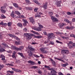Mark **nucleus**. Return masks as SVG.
<instances>
[{"mask_svg":"<svg viewBox=\"0 0 75 75\" xmlns=\"http://www.w3.org/2000/svg\"><path fill=\"white\" fill-rule=\"evenodd\" d=\"M34 35L33 34L25 33L24 34V36L25 37H26L27 39L30 40L32 38L31 36H33Z\"/></svg>","mask_w":75,"mask_h":75,"instance_id":"nucleus-1","label":"nucleus"},{"mask_svg":"<svg viewBox=\"0 0 75 75\" xmlns=\"http://www.w3.org/2000/svg\"><path fill=\"white\" fill-rule=\"evenodd\" d=\"M47 47H44L43 48H41L40 50L41 51L42 53H44V54H47V52H48V51L46 50H44L45 49L47 50Z\"/></svg>","mask_w":75,"mask_h":75,"instance_id":"nucleus-2","label":"nucleus"},{"mask_svg":"<svg viewBox=\"0 0 75 75\" xmlns=\"http://www.w3.org/2000/svg\"><path fill=\"white\" fill-rule=\"evenodd\" d=\"M61 53L62 55H65L69 53V51L68 50H62L61 51Z\"/></svg>","mask_w":75,"mask_h":75,"instance_id":"nucleus-3","label":"nucleus"},{"mask_svg":"<svg viewBox=\"0 0 75 75\" xmlns=\"http://www.w3.org/2000/svg\"><path fill=\"white\" fill-rule=\"evenodd\" d=\"M54 35V33H49L48 34H47V36L48 37V40H50V39L52 37L53 35ZM49 38H50L49 39Z\"/></svg>","mask_w":75,"mask_h":75,"instance_id":"nucleus-4","label":"nucleus"},{"mask_svg":"<svg viewBox=\"0 0 75 75\" xmlns=\"http://www.w3.org/2000/svg\"><path fill=\"white\" fill-rule=\"evenodd\" d=\"M65 28L66 29H68V30H74L75 28V27L71 26L69 27V26H67L65 27Z\"/></svg>","mask_w":75,"mask_h":75,"instance_id":"nucleus-5","label":"nucleus"},{"mask_svg":"<svg viewBox=\"0 0 75 75\" xmlns=\"http://www.w3.org/2000/svg\"><path fill=\"white\" fill-rule=\"evenodd\" d=\"M49 59H50V61H51L52 65H53V67H56V63L54 61V60L51 58H49Z\"/></svg>","mask_w":75,"mask_h":75,"instance_id":"nucleus-6","label":"nucleus"},{"mask_svg":"<svg viewBox=\"0 0 75 75\" xmlns=\"http://www.w3.org/2000/svg\"><path fill=\"white\" fill-rule=\"evenodd\" d=\"M29 20H30L31 23H32V24H35V21L34 19H33V17H31L29 18Z\"/></svg>","mask_w":75,"mask_h":75,"instance_id":"nucleus-7","label":"nucleus"},{"mask_svg":"<svg viewBox=\"0 0 75 75\" xmlns=\"http://www.w3.org/2000/svg\"><path fill=\"white\" fill-rule=\"evenodd\" d=\"M51 19L53 21H58V19L57 18H55V16H51Z\"/></svg>","mask_w":75,"mask_h":75,"instance_id":"nucleus-8","label":"nucleus"},{"mask_svg":"<svg viewBox=\"0 0 75 75\" xmlns=\"http://www.w3.org/2000/svg\"><path fill=\"white\" fill-rule=\"evenodd\" d=\"M28 55L29 57H32V55H33V52L31 50H29L28 51Z\"/></svg>","mask_w":75,"mask_h":75,"instance_id":"nucleus-9","label":"nucleus"},{"mask_svg":"<svg viewBox=\"0 0 75 75\" xmlns=\"http://www.w3.org/2000/svg\"><path fill=\"white\" fill-rule=\"evenodd\" d=\"M61 3H62V1H59L57 2V7H61Z\"/></svg>","mask_w":75,"mask_h":75,"instance_id":"nucleus-10","label":"nucleus"},{"mask_svg":"<svg viewBox=\"0 0 75 75\" xmlns=\"http://www.w3.org/2000/svg\"><path fill=\"white\" fill-rule=\"evenodd\" d=\"M28 48H29L30 50H31V51H32L34 52L35 51V49L33 48V47H32V46H28Z\"/></svg>","mask_w":75,"mask_h":75,"instance_id":"nucleus-11","label":"nucleus"},{"mask_svg":"<svg viewBox=\"0 0 75 75\" xmlns=\"http://www.w3.org/2000/svg\"><path fill=\"white\" fill-rule=\"evenodd\" d=\"M64 21L65 22H66L67 23L69 24L70 23V24H72V22H70L69 20H67V18H65L64 19Z\"/></svg>","mask_w":75,"mask_h":75,"instance_id":"nucleus-12","label":"nucleus"},{"mask_svg":"<svg viewBox=\"0 0 75 75\" xmlns=\"http://www.w3.org/2000/svg\"><path fill=\"white\" fill-rule=\"evenodd\" d=\"M54 59H57V60H59V61H61V62H64V63H65V61L64 60H63L61 59H59V58H57L56 57H54Z\"/></svg>","mask_w":75,"mask_h":75,"instance_id":"nucleus-13","label":"nucleus"},{"mask_svg":"<svg viewBox=\"0 0 75 75\" xmlns=\"http://www.w3.org/2000/svg\"><path fill=\"white\" fill-rule=\"evenodd\" d=\"M23 21L24 22V23H23V25H26L27 24H27V23H28L27 21L25 19H23Z\"/></svg>","mask_w":75,"mask_h":75,"instance_id":"nucleus-14","label":"nucleus"},{"mask_svg":"<svg viewBox=\"0 0 75 75\" xmlns=\"http://www.w3.org/2000/svg\"><path fill=\"white\" fill-rule=\"evenodd\" d=\"M28 63H30V64H31V65H33L34 64H35V62L31 60H29V61H28Z\"/></svg>","mask_w":75,"mask_h":75,"instance_id":"nucleus-15","label":"nucleus"},{"mask_svg":"<svg viewBox=\"0 0 75 75\" xmlns=\"http://www.w3.org/2000/svg\"><path fill=\"white\" fill-rule=\"evenodd\" d=\"M43 7L45 9L47 8V3H45L43 4Z\"/></svg>","mask_w":75,"mask_h":75,"instance_id":"nucleus-16","label":"nucleus"},{"mask_svg":"<svg viewBox=\"0 0 75 75\" xmlns=\"http://www.w3.org/2000/svg\"><path fill=\"white\" fill-rule=\"evenodd\" d=\"M2 45L4 48H6V47H8V45H7L4 42L2 44Z\"/></svg>","mask_w":75,"mask_h":75,"instance_id":"nucleus-17","label":"nucleus"},{"mask_svg":"<svg viewBox=\"0 0 75 75\" xmlns=\"http://www.w3.org/2000/svg\"><path fill=\"white\" fill-rule=\"evenodd\" d=\"M6 51V50L2 47L1 48H0V52H3Z\"/></svg>","mask_w":75,"mask_h":75,"instance_id":"nucleus-18","label":"nucleus"},{"mask_svg":"<svg viewBox=\"0 0 75 75\" xmlns=\"http://www.w3.org/2000/svg\"><path fill=\"white\" fill-rule=\"evenodd\" d=\"M65 25V23H60L59 24V26L60 28H61V27H62L64 26V25Z\"/></svg>","mask_w":75,"mask_h":75,"instance_id":"nucleus-19","label":"nucleus"},{"mask_svg":"<svg viewBox=\"0 0 75 75\" xmlns=\"http://www.w3.org/2000/svg\"><path fill=\"white\" fill-rule=\"evenodd\" d=\"M11 16L12 17H13H13H16V15H14V13H13V11H12L11 14Z\"/></svg>","mask_w":75,"mask_h":75,"instance_id":"nucleus-20","label":"nucleus"},{"mask_svg":"<svg viewBox=\"0 0 75 75\" xmlns=\"http://www.w3.org/2000/svg\"><path fill=\"white\" fill-rule=\"evenodd\" d=\"M72 44H73V42L71 41H70L69 42L67 43V45H72Z\"/></svg>","mask_w":75,"mask_h":75,"instance_id":"nucleus-21","label":"nucleus"},{"mask_svg":"<svg viewBox=\"0 0 75 75\" xmlns=\"http://www.w3.org/2000/svg\"><path fill=\"white\" fill-rule=\"evenodd\" d=\"M42 30V29L40 28L39 27L36 28V31H41Z\"/></svg>","mask_w":75,"mask_h":75,"instance_id":"nucleus-22","label":"nucleus"},{"mask_svg":"<svg viewBox=\"0 0 75 75\" xmlns=\"http://www.w3.org/2000/svg\"><path fill=\"white\" fill-rule=\"evenodd\" d=\"M6 65H7L8 67H10V66H11V67H13V66H14L12 64H10L9 63L7 64Z\"/></svg>","mask_w":75,"mask_h":75,"instance_id":"nucleus-23","label":"nucleus"},{"mask_svg":"<svg viewBox=\"0 0 75 75\" xmlns=\"http://www.w3.org/2000/svg\"><path fill=\"white\" fill-rule=\"evenodd\" d=\"M68 65V63H66L65 64H62V67H65L66 66H67Z\"/></svg>","mask_w":75,"mask_h":75,"instance_id":"nucleus-24","label":"nucleus"},{"mask_svg":"<svg viewBox=\"0 0 75 75\" xmlns=\"http://www.w3.org/2000/svg\"><path fill=\"white\" fill-rule=\"evenodd\" d=\"M34 38H42V36H35Z\"/></svg>","mask_w":75,"mask_h":75,"instance_id":"nucleus-25","label":"nucleus"},{"mask_svg":"<svg viewBox=\"0 0 75 75\" xmlns=\"http://www.w3.org/2000/svg\"><path fill=\"white\" fill-rule=\"evenodd\" d=\"M1 58L2 60L5 59V56H4V55H3V54L1 55Z\"/></svg>","mask_w":75,"mask_h":75,"instance_id":"nucleus-26","label":"nucleus"},{"mask_svg":"<svg viewBox=\"0 0 75 75\" xmlns=\"http://www.w3.org/2000/svg\"><path fill=\"white\" fill-rule=\"evenodd\" d=\"M13 5L15 7H17V8L18 7V5H17V4H16V3H13Z\"/></svg>","mask_w":75,"mask_h":75,"instance_id":"nucleus-27","label":"nucleus"},{"mask_svg":"<svg viewBox=\"0 0 75 75\" xmlns=\"http://www.w3.org/2000/svg\"><path fill=\"white\" fill-rule=\"evenodd\" d=\"M0 10L1 11V12H2V13H5L6 12V11L2 9H1Z\"/></svg>","mask_w":75,"mask_h":75,"instance_id":"nucleus-28","label":"nucleus"},{"mask_svg":"<svg viewBox=\"0 0 75 75\" xmlns=\"http://www.w3.org/2000/svg\"><path fill=\"white\" fill-rule=\"evenodd\" d=\"M19 54L21 56V57H23V58H25L24 56L23 55V53H19Z\"/></svg>","mask_w":75,"mask_h":75,"instance_id":"nucleus-29","label":"nucleus"},{"mask_svg":"<svg viewBox=\"0 0 75 75\" xmlns=\"http://www.w3.org/2000/svg\"><path fill=\"white\" fill-rule=\"evenodd\" d=\"M49 14L50 16H52L54 14V12H50L49 13Z\"/></svg>","mask_w":75,"mask_h":75,"instance_id":"nucleus-30","label":"nucleus"},{"mask_svg":"<svg viewBox=\"0 0 75 75\" xmlns=\"http://www.w3.org/2000/svg\"><path fill=\"white\" fill-rule=\"evenodd\" d=\"M71 55L72 57H75V52H73V53L71 54Z\"/></svg>","mask_w":75,"mask_h":75,"instance_id":"nucleus-31","label":"nucleus"},{"mask_svg":"<svg viewBox=\"0 0 75 75\" xmlns=\"http://www.w3.org/2000/svg\"><path fill=\"white\" fill-rule=\"evenodd\" d=\"M7 72L10 73V74H13L14 73V71H10V70H8L7 71Z\"/></svg>","mask_w":75,"mask_h":75,"instance_id":"nucleus-32","label":"nucleus"},{"mask_svg":"<svg viewBox=\"0 0 75 75\" xmlns=\"http://www.w3.org/2000/svg\"><path fill=\"white\" fill-rule=\"evenodd\" d=\"M14 50L16 51H18L19 50V48L15 47V48L14 49Z\"/></svg>","mask_w":75,"mask_h":75,"instance_id":"nucleus-33","label":"nucleus"},{"mask_svg":"<svg viewBox=\"0 0 75 75\" xmlns=\"http://www.w3.org/2000/svg\"><path fill=\"white\" fill-rule=\"evenodd\" d=\"M33 1L34 3H36V4H39L38 2V1L36 0H33Z\"/></svg>","mask_w":75,"mask_h":75,"instance_id":"nucleus-34","label":"nucleus"},{"mask_svg":"<svg viewBox=\"0 0 75 75\" xmlns=\"http://www.w3.org/2000/svg\"><path fill=\"white\" fill-rule=\"evenodd\" d=\"M34 56L35 57H36V58H40V56H38V55H35V54H33V56Z\"/></svg>","mask_w":75,"mask_h":75,"instance_id":"nucleus-35","label":"nucleus"},{"mask_svg":"<svg viewBox=\"0 0 75 75\" xmlns=\"http://www.w3.org/2000/svg\"><path fill=\"white\" fill-rule=\"evenodd\" d=\"M51 70H52V71H51V72L52 73H53V72H54V71H55V70H54V69H55L54 68H52L51 69Z\"/></svg>","mask_w":75,"mask_h":75,"instance_id":"nucleus-36","label":"nucleus"},{"mask_svg":"<svg viewBox=\"0 0 75 75\" xmlns=\"http://www.w3.org/2000/svg\"><path fill=\"white\" fill-rule=\"evenodd\" d=\"M69 47V49H71L73 48V46L71 45H68Z\"/></svg>","mask_w":75,"mask_h":75,"instance_id":"nucleus-37","label":"nucleus"},{"mask_svg":"<svg viewBox=\"0 0 75 75\" xmlns=\"http://www.w3.org/2000/svg\"><path fill=\"white\" fill-rule=\"evenodd\" d=\"M8 35L10 36L12 38H13L14 36V35H13L11 34H9Z\"/></svg>","mask_w":75,"mask_h":75,"instance_id":"nucleus-38","label":"nucleus"},{"mask_svg":"<svg viewBox=\"0 0 75 75\" xmlns=\"http://www.w3.org/2000/svg\"><path fill=\"white\" fill-rule=\"evenodd\" d=\"M15 14H17V15H19V12L18 11H16L15 12Z\"/></svg>","mask_w":75,"mask_h":75,"instance_id":"nucleus-39","label":"nucleus"},{"mask_svg":"<svg viewBox=\"0 0 75 75\" xmlns=\"http://www.w3.org/2000/svg\"><path fill=\"white\" fill-rule=\"evenodd\" d=\"M19 26L20 28H22L23 27V25H22V24L21 23H19Z\"/></svg>","mask_w":75,"mask_h":75,"instance_id":"nucleus-40","label":"nucleus"},{"mask_svg":"<svg viewBox=\"0 0 75 75\" xmlns=\"http://www.w3.org/2000/svg\"><path fill=\"white\" fill-rule=\"evenodd\" d=\"M15 47H16V46H13V45L11 46V49H12L13 50H14V48H15Z\"/></svg>","mask_w":75,"mask_h":75,"instance_id":"nucleus-41","label":"nucleus"},{"mask_svg":"<svg viewBox=\"0 0 75 75\" xmlns=\"http://www.w3.org/2000/svg\"><path fill=\"white\" fill-rule=\"evenodd\" d=\"M24 48V47L23 46H22L20 47V48L19 49V50L20 51H21L22 50H23Z\"/></svg>","mask_w":75,"mask_h":75,"instance_id":"nucleus-42","label":"nucleus"},{"mask_svg":"<svg viewBox=\"0 0 75 75\" xmlns=\"http://www.w3.org/2000/svg\"><path fill=\"white\" fill-rule=\"evenodd\" d=\"M32 29L34 30H37V28L36 27L33 26L32 27Z\"/></svg>","mask_w":75,"mask_h":75,"instance_id":"nucleus-43","label":"nucleus"},{"mask_svg":"<svg viewBox=\"0 0 75 75\" xmlns=\"http://www.w3.org/2000/svg\"><path fill=\"white\" fill-rule=\"evenodd\" d=\"M15 44L16 45H19V42L15 41Z\"/></svg>","mask_w":75,"mask_h":75,"instance_id":"nucleus-44","label":"nucleus"},{"mask_svg":"<svg viewBox=\"0 0 75 75\" xmlns=\"http://www.w3.org/2000/svg\"><path fill=\"white\" fill-rule=\"evenodd\" d=\"M32 68H34V69H36L38 68V67L36 66H33L32 67Z\"/></svg>","mask_w":75,"mask_h":75,"instance_id":"nucleus-45","label":"nucleus"},{"mask_svg":"<svg viewBox=\"0 0 75 75\" xmlns=\"http://www.w3.org/2000/svg\"><path fill=\"white\" fill-rule=\"evenodd\" d=\"M38 10V8H36L34 9V11L35 12H37V10Z\"/></svg>","mask_w":75,"mask_h":75,"instance_id":"nucleus-46","label":"nucleus"},{"mask_svg":"<svg viewBox=\"0 0 75 75\" xmlns=\"http://www.w3.org/2000/svg\"><path fill=\"white\" fill-rule=\"evenodd\" d=\"M1 16L4 18H6V16H5L4 15V14H3L1 15Z\"/></svg>","mask_w":75,"mask_h":75,"instance_id":"nucleus-47","label":"nucleus"},{"mask_svg":"<svg viewBox=\"0 0 75 75\" xmlns=\"http://www.w3.org/2000/svg\"><path fill=\"white\" fill-rule=\"evenodd\" d=\"M61 38H63L64 39H67V38H68V37H65L64 36H61Z\"/></svg>","mask_w":75,"mask_h":75,"instance_id":"nucleus-48","label":"nucleus"},{"mask_svg":"<svg viewBox=\"0 0 75 75\" xmlns=\"http://www.w3.org/2000/svg\"><path fill=\"white\" fill-rule=\"evenodd\" d=\"M50 44H51V45H54V42L52 41H50Z\"/></svg>","mask_w":75,"mask_h":75,"instance_id":"nucleus-49","label":"nucleus"},{"mask_svg":"<svg viewBox=\"0 0 75 75\" xmlns=\"http://www.w3.org/2000/svg\"><path fill=\"white\" fill-rule=\"evenodd\" d=\"M7 24L6 23H3V25H2V26H3V27H6V25H7Z\"/></svg>","mask_w":75,"mask_h":75,"instance_id":"nucleus-50","label":"nucleus"},{"mask_svg":"<svg viewBox=\"0 0 75 75\" xmlns=\"http://www.w3.org/2000/svg\"><path fill=\"white\" fill-rule=\"evenodd\" d=\"M11 22H9L8 23V25L10 27V26H11Z\"/></svg>","mask_w":75,"mask_h":75,"instance_id":"nucleus-51","label":"nucleus"},{"mask_svg":"<svg viewBox=\"0 0 75 75\" xmlns=\"http://www.w3.org/2000/svg\"><path fill=\"white\" fill-rule=\"evenodd\" d=\"M39 27L40 28H43V26H42V25H39Z\"/></svg>","mask_w":75,"mask_h":75,"instance_id":"nucleus-52","label":"nucleus"},{"mask_svg":"<svg viewBox=\"0 0 75 75\" xmlns=\"http://www.w3.org/2000/svg\"><path fill=\"white\" fill-rule=\"evenodd\" d=\"M58 74L59 75H64V74H63L61 72H59L58 73Z\"/></svg>","mask_w":75,"mask_h":75,"instance_id":"nucleus-53","label":"nucleus"},{"mask_svg":"<svg viewBox=\"0 0 75 75\" xmlns=\"http://www.w3.org/2000/svg\"><path fill=\"white\" fill-rule=\"evenodd\" d=\"M67 14L68 15H71V13L69 12H67Z\"/></svg>","mask_w":75,"mask_h":75,"instance_id":"nucleus-54","label":"nucleus"},{"mask_svg":"<svg viewBox=\"0 0 75 75\" xmlns=\"http://www.w3.org/2000/svg\"><path fill=\"white\" fill-rule=\"evenodd\" d=\"M13 38H14L16 39V40H18V38L17 37L15 36V35H14V37H13Z\"/></svg>","mask_w":75,"mask_h":75,"instance_id":"nucleus-55","label":"nucleus"},{"mask_svg":"<svg viewBox=\"0 0 75 75\" xmlns=\"http://www.w3.org/2000/svg\"><path fill=\"white\" fill-rule=\"evenodd\" d=\"M55 16L56 17H57V18H59V15L57 14H56Z\"/></svg>","mask_w":75,"mask_h":75,"instance_id":"nucleus-56","label":"nucleus"},{"mask_svg":"<svg viewBox=\"0 0 75 75\" xmlns=\"http://www.w3.org/2000/svg\"><path fill=\"white\" fill-rule=\"evenodd\" d=\"M56 42L57 43H59L60 44H62V42H59V41L58 40H56Z\"/></svg>","mask_w":75,"mask_h":75,"instance_id":"nucleus-57","label":"nucleus"},{"mask_svg":"<svg viewBox=\"0 0 75 75\" xmlns=\"http://www.w3.org/2000/svg\"><path fill=\"white\" fill-rule=\"evenodd\" d=\"M26 8L27 9V10H31L32 9L31 8L28 7H27Z\"/></svg>","mask_w":75,"mask_h":75,"instance_id":"nucleus-58","label":"nucleus"},{"mask_svg":"<svg viewBox=\"0 0 75 75\" xmlns=\"http://www.w3.org/2000/svg\"><path fill=\"white\" fill-rule=\"evenodd\" d=\"M23 30L25 32H27V29L26 28H25Z\"/></svg>","mask_w":75,"mask_h":75,"instance_id":"nucleus-59","label":"nucleus"},{"mask_svg":"<svg viewBox=\"0 0 75 75\" xmlns=\"http://www.w3.org/2000/svg\"><path fill=\"white\" fill-rule=\"evenodd\" d=\"M45 67L46 68H50V67L48 66H47L46 65H45Z\"/></svg>","mask_w":75,"mask_h":75,"instance_id":"nucleus-60","label":"nucleus"},{"mask_svg":"<svg viewBox=\"0 0 75 75\" xmlns=\"http://www.w3.org/2000/svg\"><path fill=\"white\" fill-rule=\"evenodd\" d=\"M12 57L13 58H16V55L15 54H13L12 55Z\"/></svg>","mask_w":75,"mask_h":75,"instance_id":"nucleus-61","label":"nucleus"},{"mask_svg":"<svg viewBox=\"0 0 75 75\" xmlns=\"http://www.w3.org/2000/svg\"><path fill=\"white\" fill-rule=\"evenodd\" d=\"M72 22H75V18H73L72 19Z\"/></svg>","mask_w":75,"mask_h":75,"instance_id":"nucleus-62","label":"nucleus"},{"mask_svg":"<svg viewBox=\"0 0 75 75\" xmlns=\"http://www.w3.org/2000/svg\"><path fill=\"white\" fill-rule=\"evenodd\" d=\"M38 74H42V71H38Z\"/></svg>","mask_w":75,"mask_h":75,"instance_id":"nucleus-63","label":"nucleus"},{"mask_svg":"<svg viewBox=\"0 0 75 75\" xmlns=\"http://www.w3.org/2000/svg\"><path fill=\"white\" fill-rule=\"evenodd\" d=\"M3 22L2 21L1 22V23H0V25H1L3 26Z\"/></svg>","mask_w":75,"mask_h":75,"instance_id":"nucleus-64","label":"nucleus"}]
</instances>
